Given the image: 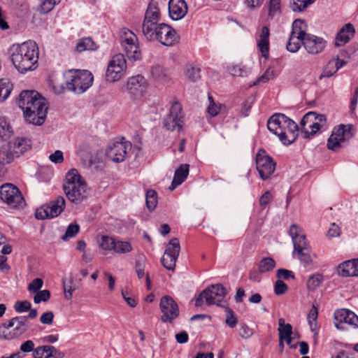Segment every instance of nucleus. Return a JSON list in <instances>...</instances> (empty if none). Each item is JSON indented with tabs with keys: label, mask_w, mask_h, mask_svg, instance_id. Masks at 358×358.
Returning a JSON list of instances; mask_svg holds the SVG:
<instances>
[{
	"label": "nucleus",
	"mask_w": 358,
	"mask_h": 358,
	"mask_svg": "<svg viewBox=\"0 0 358 358\" xmlns=\"http://www.w3.org/2000/svg\"><path fill=\"white\" fill-rule=\"evenodd\" d=\"M13 90V84L7 79H0V103L3 102Z\"/></svg>",
	"instance_id": "37"
},
{
	"label": "nucleus",
	"mask_w": 358,
	"mask_h": 358,
	"mask_svg": "<svg viewBox=\"0 0 358 358\" xmlns=\"http://www.w3.org/2000/svg\"><path fill=\"white\" fill-rule=\"evenodd\" d=\"M0 199L13 208H21L25 203L20 189L10 183H5L0 187Z\"/></svg>",
	"instance_id": "9"
},
{
	"label": "nucleus",
	"mask_w": 358,
	"mask_h": 358,
	"mask_svg": "<svg viewBox=\"0 0 358 358\" xmlns=\"http://www.w3.org/2000/svg\"><path fill=\"white\" fill-rule=\"evenodd\" d=\"M127 69V63L122 54L114 55L108 62L106 72V78L109 82L119 80L124 75Z\"/></svg>",
	"instance_id": "11"
},
{
	"label": "nucleus",
	"mask_w": 358,
	"mask_h": 358,
	"mask_svg": "<svg viewBox=\"0 0 358 358\" xmlns=\"http://www.w3.org/2000/svg\"><path fill=\"white\" fill-rule=\"evenodd\" d=\"M355 29L351 23L345 24L338 31L335 39L336 46H342L348 43L355 35Z\"/></svg>",
	"instance_id": "26"
},
{
	"label": "nucleus",
	"mask_w": 358,
	"mask_h": 358,
	"mask_svg": "<svg viewBox=\"0 0 358 358\" xmlns=\"http://www.w3.org/2000/svg\"><path fill=\"white\" fill-rule=\"evenodd\" d=\"M130 147L131 143L125 141L110 143L106 148V155L114 162H121L124 161L127 149Z\"/></svg>",
	"instance_id": "16"
},
{
	"label": "nucleus",
	"mask_w": 358,
	"mask_h": 358,
	"mask_svg": "<svg viewBox=\"0 0 358 358\" xmlns=\"http://www.w3.org/2000/svg\"><path fill=\"white\" fill-rule=\"evenodd\" d=\"M297 254L299 259L306 266H309L313 262V257L310 251V248L306 250H301V252H295Z\"/></svg>",
	"instance_id": "44"
},
{
	"label": "nucleus",
	"mask_w": 358,
	"mask_h": 358,
	"mask_svg": "<svg viewBox=\"0 0 358 358\" xmlns=\"http://www.w3.org/2000/svg\"><path fill=\"white\" fill-rule=\"evenodd\" d=\"M35 217L38 220H45L51 218L48 213V208L46 207V205L39 208H37L35 213Z\"/></svg>",
	"instance_id": "60"
},
{
	"label": "nucleus",
	"mask_w": 358,
	"mask_h": 358,
	"mask_svg": "<svg viewBox=\"0 0 358 358\" xmlns=\"http://www.w3.org/2000/svg\"><path fill=\"white\" fill-rule=\"evenodd\" d=\"M275 262L273 258L264 257L259 263V272L261 273L268 272L273 269Z\"/></svg>",
	"instance_id": "38"
},
{
	"label": "nucleus",
	"mask_w": 358,
	"mask_h": 358,
	"mask_svg": "<svg viewBox=\"0 0 358 358\" xmlns=\"http://www.w3.org/2000/svg\"><path fill=\"white\" fill-rule=\"evenodd\" d=\"M275 71L273 69L269 67L266 69L264 74L258 78L257 81L258 83H265L271 79H273L274 77H275Z\"/></svg>",
	"instance_id": "57"
},
{
	"label": "nucleus",
	"mask_w": 358,
	"mask_h": 358,
	"mask_svg": "<svg viewBox=\"0 0 358 358\" xmlns=\"http://www.w3.org/2000/svg\"><path fill=\"white\" fill-rule=\"evenodd\" d=\"M63 289L65 299L67 300L71 299L73 292L76 289L72 278H69L68 280H63Z\"/></svg>",
	"instance_id": "47"
},
{
	"label": "nucleus",
	"mask_w": 358,
	"mask_h": 358,
	"mask_svg": "<svg viewBox=\"0 0 358 358\" xmlns=\"http://www.w3.org/2000/svg\"><path fill=\"white\" fill-rule=\"evenodd\" d=\"M338 273L342 277L358 276V259L341 264L338 267Z\"/></svg>",
	"instance_id": "27"
},
{
	"label": "nucleus",
	"mask_w": 358,
	"mask_h": 358,
	"mask_svg": "<svg viewBox=\"0 0 358 358\" xmlns=\"http://www.w3.org/2000/svg\"><path fill=\"white\" fill-rule=\"evenodd\" d=\"M208 99L210 104L208 107L207 111L211 116L215 117L218 114L220 108L217 104H215L212 96H208Z\"/></svg>",
	"instance_id": "61"
},
{
	"label": "nucleus",
	"mask_w": 358,
	"mask_h": 358,
	"mask_svg": "<svg viewBox=\"0 0 358 358\" xmlns=\"http://www.w3.org/2000/svg\"><path fill=\"white\" fill-rule=\"evenodd\" d=\"M227 291L222 284L211 285L203 290L196 299L195 306H201L205 303L208 306L216 305L226 307L224 298Z\"/></svg>",
	"instance_id": "6"
},
{
	"label": "nucleus",
	"mask_w": 358,
	"mask_h": 358,
	"mask_svg": "<svg viewBox=\"0 0 358 358\" xmlns=\"http://www.w3.org/2000/svg\"><path fill=\"white\" fill-rule=\"evenodd\" d=\"M34 357L38 358H63L64 354L52 345H43L35 348Z\"/></svg>",
	"instance_id": "24"
},
{
	"label": "nucleus",
	"mask_w": 358,
	"mask_h": 358,
	"mask_svg": "<svg viewBox=\"0 0 358 358\" xmlns=\"http://www.w3.org/2000/svg\"><path fill=\"white\" fill-rule=\"evenodd\" d=\"M11 149L17 152V157L24 153L31 148L30 141L26 138H17L14 141H9Z\"/></svg>",
	"instance_id": "32"
},
{
	"label": "nucleus",
	"mask_w": 358,
	"mask_h": 358,
	"mask_svg": "<svg viewBox=\"0 0 358 358\" xmlns=\"http://www.w3.org/2000/svg\"><path fill=\"white\" fill-rule=\"evenodd\" d=\"M256 165L259 176L264 180L268 179L275 169V162L271 157L265 155L264 151L257 154Z\"/></svg>",
	"instance_id": "15"
},
{
	"label": "nucleus",
	"mask_w": 358,
	"mask_h": 358,
	"mask_svg": "<svg viewBox=\"0 0 358 358\" xmlns=\"http://www.w3.org/2000/svg\"><path fill=\"white\" fill-rule=\"evenodd\" d=\"M303 46L308 53L316 55L324 49L326 41L322 38L308 34L303 38Z\"/></svg>",
	"instance_id": "20"
},
{
	"label": "nucleus",
	"mask_w": 358,
	"mask_h": 358,
	"mask_svg": "<svg viewBox=\"0 0 358 358\" xmlns=\"http://www.w3.org/2000/svg\"><path fill=\"white\" fill-rule=\"evenodd\" d=\"M323 280V277L320 274H315L311 275L307 281V287L309 290L313 291L318 287Z\"/></svg>",
	"instance_id": "48"
},
{
	"label": "nucleus",
	"mask_w": 358,
	"mask_h": 358,
	"mask_svg": "<svg viewBox=\"0 0 358 358\" xmlns=\"http://www.w3.org/2000/svg\"><path fill=\"white\" fill-rule=\"evenodd\" d=\"M277 277L284 280H289V278L294 279V275L292 271L285 268H280L277 271Z\"/></svg>",
	"instance_id": "62"
},
{
	"label": "nucleus",
	"mask_w": 358,
	"mask_h": 358,
	"mask_svg": "<svg viewBox=\"0 0 358 358\" xmlns=\"http://www.w3.org/2000/svg\"><path fill=\"white\" fill-rule=\"evenodd\" d=\"M29 329L27 317L19 316L2 324L0 327V338L11 340L24 334Z\"/></svg>",
	"instance_id": "8"
},
{
	"label": "nucleus",
	"mask_w": 358,
	"mask_h": 358,
	"mask_svg": "<svg viewBox=\"0 0 358 358\" xmlns=\"http://www.w3.org/2000/svg\"><path fill=\"white\" fill-rule=\"evenodd\" d=\"M31 304L28 301H17L15 305L14 308L17 313H24L31 309Z\"/></svg>",
	"instance_id": "56"
},
{
	"label": "nucleus",
	"mask_w": 358,
	"mask_h": 358,
	"mask_svg": "<svg viewBox=\"0 0 358 358\" xmlns=\"http://www.w3.org/2000/svg\"><path fill=\"white\" fill-rule=\"evenodd\" d=\"M157 42L164 46H172L179 41V36L176 31L166 23H162V29Z\"/></svg>",
	"instance_id": "19"
},
{
	"label": "nucleus",
	"mask_w": 358,
	"mask_h": 358,
	"mask_svg": "<svg viewBox=\"0 0 358 358\" xmlns=\"http://www.w3.org/2000/svg\"><path fill=\"white\" fill-rule=\"evenodd\" d=\"M180 250L179 240L171 238L166 245L165 252L161 258V263L169 271H173Z\"/></svg>",
	"instance_id": "12"
},
{
	"label": "nucleus",
	"mask_w": 358,
	"mask_h": 358,
	"mask_svg": "<svg viewBox=\"0 0 358 358\" xmlns=\"http://www.w3.org/2000/svg\"><path fill=\"white\" fill-rule=\"evenodd\" d=\"M65 82L53 87L55 93L61 94L65 90L76 94H81L89 89L93 83V76L87 70L70 69L64 73Z\"/></svg>",
	"instance_id": "3"
},
{
	"label": "nucleus",
	"mask_w": 358,
	"mask_h": 358,
	"mask_svg": "<svg viewBox=\"0 0 358 358\" xmlns=\"http://www.w3.org/2000/svg\"><path fill=\"white\" fill-rule=\"evenodd\" d=\"M80 231V226L77 223H71L66 230V232L64 236H62V239L64 241H68L71 238L75 237Z\"/></svg>",
	"instance_id": "43"
},
{
	"label": "nucleus",
	"mask_w": 358,
	"mask_h": 358,
	"mask_svg": "<svg viewBox=\"0 0 358 358\" xmlns=\"http://www.w3.org/2000/svg\"><path fill=\"white\" fill-rule=\"evenodd\" d=\"M43 281L41 278L34 279L28 285V290L30 293H36L38 292L43 287Z\"/></svg>",
	"instance_id": "55"
},
{
	"label": "nucleus",
	"mask_w": 358,
	"mask_h": 358,
	"mask_svg": "<svg viewBox=\"0 0 358 358\" xmlns=\"http://www.w3.org/2000/svg\"><path fill=\"white\" fill-rule=\"evenodd\" d=\"M334 323L338 329H345L347 325L357 328L358 316L348 309L337 310L334 313Z\"/></svg>",
	"instance_id": "13"
},
{
	"label": "nucleus",
	"mask_w": 358,
	"mask_h": 358,
	"mask_svg": "<svg viewBox=\"0 0 358 358\" xmlns=\"http://www.w3.org/2000/svg\"><path fill=\"white\" fill-rule=\"evenodd\" d=\"M162 313L161 320L162 322H172L179 315V308L177 303L169 296L161 299L159 303Z\"/></svg>",
	"instance_id": "14"
},
{
	"label": "nucleus",
	"mask_w": 358,
	"mask_h": 358,
	"mask_svg": "<svg viewBox=\"0 0 358 358\" xmlns=\"http://www.w3.org/2000/svg\"><path fill=\"white\" fill-rule=\"evenodd\" d=\"M225 308L227 313L225 322L229 327L234 328L237 324V317L235 316L234 311L231 308L227 306Z\"/></svg>",
	"instance_id": "49"
},
{
	"label": "nucleus",
	"mask_w": 358,
	"mask_h": 358,
	"mask_svg": "<svg viewBox=\"0 0 358 358\" xmlns=\"http://www.w3.org/2000/svg\"><path fill=\"white\" fill-rule=\"evenodd\" d=\"M305 38L291 33L287 44V50L291 52H296L300 49L301 45H303V38Z\"/></svg>",
	"instance_id": "35"
},
{
	"label": "nucleus",
	"mask_w": 358,
	"mask_h": 358,
	"mask_svg": "<svg viewBox=\"0 0 358 358\" xmlns=\"http://www.w3.org/2000/svg\"><path fill=\"white\" fill-rule=\"evenodd\" d=\"M115 239L113 237L103 235L99 241V247L104 250H113Z\"/></svg>",
	"instance_id": "41"
},
{
	"label": "nucleus",
	"mask_w": 358,
	"mask_h": 358,
	"mask_svg": "<svg viewBox=\"0 0 358 358\" xmlns=\"http://www.w3.org/2000/svg\"><path fill=\"white\" fill-rule=\"evenodd\" d=\"M162 23L153 24L142 26V32L147 41L155 42L159 38Z\"/></svg>",
	"instance_id": "29"
},
{
	"label": "nucleus",
	"mask_w": 358,
	"mask_h": 358,
	"mask_svg": "<svg viewBox=\"0 0 358 358\" xmlns=\"http://www.w3.org/2000/svg\"><path fill=\"white\" fill-rule=\"evenodd\" d=\"M126 87L130 94L138 96L141 94L145 89V80L141 75L131 77L127 83Z\"/></svg>",
	"instance_id": "23"
},
{
	"label": "nucleus",
	"mask_w": 358,
	"mask_h": 358,
	"mask_svg": "<svg viewBox=\"0 0 358 358\" xmlns=\"http://www.w3.org/2000/svg\"><path fill=\"white\" fill-rule=\"evenodd\" d=\"M61 0H41V10L43 13L50 12Z\"/></svg>",
	"instance_id": "51"
},
{
	"label": "nucleus",
	"mask_w": 358,
	"mask_h": 358,
	"mask_svg": "<svg viewBox=\"0 0 358 358\" xmlns=\"http://www.w3.org/2000/svg\"><path fill=\"white\" fill-rule=\"evenodd\" d=\"M96 49L97 47L95 43L90 37L79 39L76 46V50L78 52L87 50H95Z\"/></svg>",
	"instance_id": "34"
},
{
	"label": "nucleus",
	"mask_w": 358,
	"mask_h": 358,
	"mask_svg": "<svg viewBox=\"0 0 358 358\" xmlns=\"http://www.w3.org/2000/svg\"><path fill=\"white\" fill-rule=\"evenodd\" d=\"M352 124H341L335 128L327 141L328 149L338 151L341 147V143L350 140L354 135Z\"/></svg>",
	"instance_id": "10"
},
{
	"label": "nucleus",
	"mask_w": 358,
	"mask_h": 358,
	"mask_svg": "<svg viewBox=\"0 0 358 358\" xmlns=\"http://www.w3.org/2000/svg\"><path fill=\"white\" fill-rule=\"evenodd\" d=\"M300 126L303 138L310 139L317 132L327 129V117L324 115L310 111L303 117Z\"/></svg>",
	"instance_id": "5"
},
{
	"label": "nucleus",
	"mask_w": 358,
	"mask_h": 358,
	"mask_svg": "<svg viewBox=\"0 0 358 358\" xmlns=\"http://www.w3.org/2000/svg\"><path fill=\"white\" fill-rule=\"evenodd\" d=\"M18 105L23 110L26 122L34 125L44 123L48 107L39 93L34 90L22 91L19 96Z\"/></svg>",
	"instance_id": "1"
},
{
	"label": "nucleus",
	"mask_w": 358,
	"mask_h": 358,
	"mask_svg": "<svg viewBox=\"0 0 358 358\" xmlns=\"http://www.w3.org/2000/svg\"><path fill=\"white\" fill-rule=\"evenodd\" d=\"M17 157L15 150L11 149V145L8 143L3 145L0 148V164H7L12 162Z\"/></svg>",
	"instance_id": "33"
},
{
	"label": "nucleus",
	"mask_w": 358,
	"mask_h": 358,
	"mask_svg": "<svg viewBox=\"0 0 358 358\" xmlns=\"http://www.w3.org/2000/svg\"><path fill=\"white\" fill-rule=\"evenodd\" d=\"M35 296L34 297V301L35 303H39L41 301L46 302L50 298V292L48 289H44L41 291H38L35 293Z\"/></svg>",
	"instance_id": "50"
},
{
	"label": "nucleus",
	"mask_w": 358,
	"mask_h": 358,
	"mask_svg": "<svg viewBox=\"0 0 358 358\" xmlns=\"http://www.w3.org/2000/svg\"><path fill=\"white\" fill-rule=\"evenodd\" d=\"M49 159L55 164H61L64 162L63 152L61 150H56L49 156Z\"/></svg>",
	"instance_id": "63"
},
{
	"label": "nucleus",
	"mask_w": 358,
	"mask_h": 358,
	"mask_svg": "<svg viewBox=\"0 0 358 358\" xmlns=\"http://www.w3.org/2000/svg\"><path fill=\"white\" fill-rule=\"evenodd\" d=\"M299 135V126L293 120L289 123L287 127L280 132L278 137L280 141L285 145H289L294 143Z\"/></svg>",
	"instance_id": "22"
},
{
	"label": "nucleus",
	"mask_w": 358,
	"mask_h": 358,
	"mask_svg": "<svg viewBox=\"0 0 358 358\" xmlns=\"http://www.w3.org/2000/svg\"><path fill=\"white\" fill-rule=\"evenodd\" d=\"M238 334L242 338L248 339L253 334V331L247 324H241L240 325Z\"/></svg>",
	"instance_id": "58"
},
{
	"label": "nucleus",
	"mask_w": 358,
	"mask_h": 358,
	"mask_svg": "<svg viewBox=\"0 0 358 358\" xmlns=\"http://www.w3.org/2000/svg\"><path fill=\"white\" fill-rule=\"evenodd\" d=\"M169 16L173 20H178L185 17L187 13V5L184 0H169Z\"/></svg>",
	"instance_id": "21"
},
{
	"label": "nucleus",
	"mask_w": 358,
	"mask_h": 358,
	"mask_svg": "<svg viewBox=\"0 0 358 358\" xmlns=\"http://www.w3.org/2000/svg\"><path fill=\"white\" fill-rule=\"evenodd\" d=\"M269 36L270 31L268 27L264 26L259 32L257 46L262 55L264 57H267L269 52Z\"/></svg>",
	"instance_id": "28"
},
{
	"label": "nucleus",
	"mask_w": 358,
	"mask_h": 358,
	"mask_svg": "<svg viewBox=\"0 0 358 358\" xmlns=\"http://www.w3.org/2000/svg\"><path fill=\"white\" fill-rule=\"evenodd\" d=\"M288 289L287 285L281 280H278L275 283L274 292L276 295L285 294Z\"/></svg>",
	"instance_id": "59"
},
{
	"label": "nucleus",
	"mask_w": 358,
	"mask_h": 358,
	"mask_svg": "<svg viewBox=\"0 0 358 358\" xmlns=\"http://www.w3.org/2000/svg\"><path fill=\"white\" fill-rule=\"evenodd\" d=\"M120 41L129 60L137 61L141 59V52L138 40L132 31L126 27L121 29L120 31Z\"/></svg>",
	"instance_id": "7"
},
{
	"label": "nucleus",
	"mask_w": 358,
	"mask_h": 358,
	"mask_svg": "<svg viewBox=\"0 0 358 358\" xmlns=\"http://www.w3.org/2000/svg\"><path fill=\"white\" fill-rule=\"evenodd\" d=\"M160 13L157 2L151 0L148 3L145 13L144 20L142 26L150 24V23H160Z\"/></svg>",
	"instance_id": "25"
},
{
	"label": "nucleus",
	"mask_w": 358,
	"mask_h": 358,
	"mask_svg": "<svg viewBox=\"0 0 358 358\" xmlns=\"http://www.w3.org/2000/svg\"><path fill=\"white\" fill-rule=\"evenodd\" d=\"M46 207L51 218L57 217L64 209L65 199L63 196H57L54 201L47 204Z\"/></svg>",
	"instance_id": "31"
},
{
	"label": "nucleus",
	"mask_w": 358,
	"mask_h": 358,
	"mask_svg": "<svg viewBox=\"0 0 358 358\" xmlns=\"http://www.w3.org/2000/svg\"><path fill=\"white\" fill-rule=\"evenodd\" d=\"M292 120L282 113L273 115L268 120V129L279 137L280 132L287 127Z\"/></svg>",
	"instance_id": "18"
},
{
	"label": "nucleus",
	"mask_w": 358,
	"mask_h": 358,
	"mask_svg": "<svg viewBox=\"0 0 358 358\" xmlns=\"http://www.w3.org/2000/svg\"><path fill=\"white\" fill-rule=\"evenodd\" d=\"M63 189L68 199L72 203L78 204L87 199V184L75 169L66 173Z\"/></svg>",
	"instance_id": "4"
},
{
	"label": "nucleus",
	"mask_w": 358,
	"mask_h": 358,
	"mask_svg": "<svg viewBox=\"0 0 358 358\" xmlns=\"http://www.w3.org/2000/svg\"><path fill=\"white\" fill-rule=\"evenodd\" d=\"M168 115L172 116L175 118H181V120H182L183 117L182 115V107L178 101H174L172 103Z\"/></svg>",
	"instance_id": "54"
},
{
	"label": "nucleus",
	"mask_w": 358,
	"mask_h": 358,
	"mask_svg": "<svg viewBox=\"0 0 358 358\" xmlns=\"http://www.w3.org/2000/svg\"><path fill=\"white\" fill-rule=\"evenodd\" d=\"M183 121L181 118H175L172 116L167 115L164 120V127L170 131H174L176 129L180 130L182 127Z\"/></svg>",
	"instance_id": "36"
},
{
	"label": "nucleus",
	"mask_w": 358,
	"mask_h": 358,
	"mask_svg": "<svg viewBox=\"0 0 358 358\" xmlns=\"http://www.w3.org/2000/svg\"><path fill=\"white\" fill-rule=\"evenodd\" d=\"M145 200L147 208L150 210H153L157 204V194L154 189H148L145 194Z\"/></svg>",
	"instance_id": "39"
},
{
	"label": "nucleus",
	"mask_w": 358,
	"mask_h": 358,
	"mask_svg": "<svg viewBox=\"0 0 358 358\" xmlns=\"http://www.w3.org/2000/svg\"><path fill=\"white\" fill-rule=\"evenodd\" d=\"M289 234L294 245L293 254L310 248L306 241V236L303 234L302 229L299 226L296 224L291 225Z\"/></svg>",
	"instance_id": "17"
},
{
	"label": "nucleus",
	"mask_w": 358,
	"mask_h": 358,
	"mask_svg": "<svg viewBox=\"0 0 358 358\" xmlns=\"http://www.w3.org/2000/svg\"><path fill=\"white\" fill-rule=\"evenodd\" d=\"M304 21L300 19L295 20L292 23V34L298 35L302 37H306L308 35L305 30L303 29L304 26Z\"/></svg>",
	"instance_id": "45"
},
{
	"label": "nucleus",
	"mask_w": 358,
	"mask_h": 358,
	"mask_svg": "<svg viewBox=\"0 0 358 358\" xmlns=\"http://www.w3.org/2000/svg\"><path fill=\"white\" fill-rule=\"evenodd\" d=\"M11 132V127L9 123L6 119L0 118V137L9 136Z\"/></svg>",
	"instance_id": "52"
},
{
	"label": "nucleus",
	"mask_w": 358,
	"mask_h": 358,
	"mask_svg": "<svg viewBox=\"0 0 358 358\" xmlns=\"http://www.w3.org/2000/svg\"><path fill=\"white\" fill-rule=\"evenodd\" d=\"M9 54L13 64L20 73L34 71L38 66L39 51L34 41L13 44L9 49Z\"/></svg>",
	"instance_id": "2"
},
{
	"label": "nucleus",
	"mask_w": 358,
	"mask_h": 358,
	"mask_svg": "<svg viewBox=\"0 0 358 358\" xmlns=\"http://www.w3.org/2000/svg\"><path fill=\"white\" fill-rule=\"evenodd\" d=\"M280 13V0H270L268 3V17L273 18Z\"/></svg>",
	"instance_id": "46"
},
{
	"label": "nucleus",
	"mask_w": 358,
	"mask_h": 358,
	"mask_svg": "<svg viewBox=\"0 0 358 358\" xmlns=\"http://www.w3.org/2000/svg\"><path fill=\"white\" fill-rule=\"evenodd\" d=\"M188 174L189 165L186 164H181L175 171L174 177L169 189L171 190L175 189L177 186L181 185L185 180Z\"/></svg>",
	"instance_id": "30"
},
{
	"label": "nucleus",
	"mask_w": 358,
	"mask_h": 358,
	"mask_svg": "<svg viewBox=\"0 0 358 358\" xmlns=\"http://www.w3.org/2000/svg\"><path fill=\"white\" fill-rule=\"evenodd\" d=\"M317 316L318 309L315 304H313V307L309 310L307 317L308 322L312 331H313L316 329Z\"/></svg>",
	"instance_id": "42"
},
{
	"label": "nucleus",
	"mask_w": 358,
	"mask_h": 358,
	"mask_svg": "<svg viewBox=\"0 0 358 358\" xmlns=\"http://www.w3.org/2000/svg\"><path fill=\"white\" fill-rule=\"evenodd\" d=\"M272 199V194L269 191L265 192L259 199V204L262 208H265Z\"/></svg>",
	"instance_id": "64"
},
{
	"label": "nucleus",
	"mask_w": 358,
	"mask_h": 358,
	"mask_svg": "<svg viewBox=\"0 0 358 358\" xmlns=\"http://www.w3.org/2000/svg\"><path fill=\"white\" fill-rule=\"evenodd\" d=\"M186 77L191 81L195 82L200 78V69L197 67L190 66L186 70Z\"/></svg>",
	"instance_id": "53"
},
{
	"label": "nucleus",
	"mask_w": 358,
	"mask_h": 358,
	"mask_svg": "<svg viewBox=\"0 0 358 358\" xmlns=\"http://www.w3.org/2000/svg\"><path fill=\"white\" fill-rule=\"evenodd\" d=\"M132 250V246L128 241L115 240L113 251L118 254H126Z\"/></svg>",
	"instance_id": "40"
}]
</instances>
